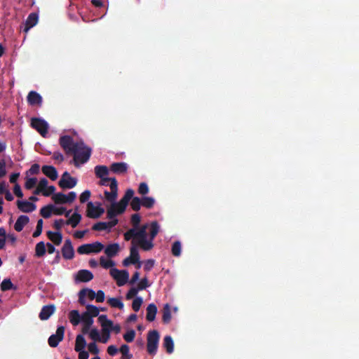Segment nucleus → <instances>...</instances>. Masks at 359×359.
Listing matches in <instances>:
<instances>
[{
	"mask_svg": "<svg viewBox=\"0 0 359 359\" xmlns=\"http://www.w3.org/2000/svg\"><path fill=\"white\" fill-rule=\"evenodd\" d=\"M82 332L83 334H88L93 341L103 343L102 340H104L103 339L104 338V336L97 328L93 327V325L91 327L82 329Z\"/></svg>",
	"mask_w": 359,
	"mask_h": 359,
	"instance_id": "obj_11",
	"label": "nucleus"
},
{
	"mask_svg": "<svg viewBox=\"0 0 359 359\" xmlns=\"http://www.w3.org/2000/svg\"><path fill=\"white\" fill-rule=\"evenodd\" d=\"M139 290H140L138 287H132L126 294V298L128 299L133 298L137 294Z\"/></svg>",
	"mask_w": 359,
	"mask_h": 359,
	"instance_id": "obj_57",
	"label": "nucleus"
},
{
	"mask_svg": "<svg viewBox=\"0 0 359 359\" xmlns=\"http://www.w3.org/2000/svg\"><path fill=\"white\" fill-rule=\"evenodd\" d=\"M111 169L116 173H123L128 169V165L126 163H115L111 166Z\"/></svg>",
	"mask_w": 359,
	"mask_h": 359,
	"instance_id": "obj_34",
	"label": "nucleus"
},
{
	"mask_svg": "<svg viewBox=\"0 0 359 359\" xmlns=\"http://www.w3.org/2000/svg\"><path fill=\"white\" fill-rule=\"evenodd\" d=\"M41 215L45 218H48L53 215L51 205H48L47 206L43 207L41 210Z\"/></svg>",
	"mask_w": 359,
	"mask_h": 359,
	"instance_id": "obj_47",
	"label": "nucleus"
},
{
	"mask_svg": "<svg viewBox=\"0 0 359 359\" xmlns=\"http://www.w3.org/2000/svg\"><path fill=\"white\" fill-rule=\"evenodd\" d=\"M120 351L122 353V356H131L129 353V347L127 345H122Z\"/></svg>",
	"mask_w": 359,
	"mask_h": 359,
	"instance_id": "obj_63",
	"label": "nucleus"
},
{
	"mask_svg": "<svg viewBox=\"0 0 359 359\" xmlns=\"http://www.w3.org/2000/svg\"><path fill=\"white\" fill-rule=\"evenodd\" d=\"M79 353V359H88L89 352L86 349L76 351Z\"/></svg>",
	"mask_w": 359,
	"mask_h": 359,
	"instance_id": "obj_61",
	"label": "nucleus"
},
{
	"mask_svg": "<svg viewBox=\"0 0 359 359\" xmlns=\"http://www.w3.org/2000/svg\"><path fill=\"white\" fill-rule=\"evenodd\" d=\"M69 320L74 326H76L81 322V314L77 310H72L69 313Z\"/></svg>",
	"mask_w": 359,
	"mask_h": 359,
	"instance_id": "obj_32",
	"label": "nucleus"
},
{
	"mask_svg": "<svg viewBox=\"0 0 359 359\" xmlns=\"http://www.w3.org/2000/svg\"><path fill=\"white\" fill-rule=\"evenodd\" d=\"M130 205L134 210H138L142 205V199L138 197H133Z\"/></svg>",
	"mask_w": 359,
	"mask_h": 359,
	"instance_id": "obj_46",
	"label": "nucleus"
},
{
	"mask_svg": "<svg viewBox=\"0 0 359 359\" xmlns=\"http://www.w3.org/2000/svg\"><path fill=\"white\" fill-rule=\"evenodd\" d=\"M110 275L116 280L118 286L124 285L129 280V273L126 270H118L116 268H112L110 270Z\"/></svg>",
	"mask_w": 359,
	"mask_h": 359,
	"instance_id": "obj_9",
	"label": "nucleus"
},
{
	"mask_svg": "<svg viewBox=\"0 0 359 359\" xmlns=\"http://www.w3.org/2000/svg\"><path fill=\"white\" fill-rule=\"evenodd\" d=\"M47 236L55 245H58L62 243V236L59 231H48Z\"/></svg>",
	"mask_w": 359,
	"mask_h": 359,
	"instance_id": "obj_28",
	"label": "nucleus"
},
{
	"mask_svg": "<svg viewBox=\"0 0 359 359\" xmlns=\"http://www.w3.org/2000/svg\"><path fill=\"white\" fill-rule=\"evenodd\" d=\"M155 203V200L152 197H143L142 198V205L146 207L147 208H151L154 206Z\"/></svg>",
	"mask_w": 359,
	"mask_h": 359,
	"instance_id": "obj_44",
	"label": "nucleus"
},
{
	"mask_svg": "<svg viewBox=\"0 0 359 359\" xmlns=\"http://www.w3.org/2000/svg\"><path fill=\"white\" fill-rule=\"evenodd\" d=\"M77 184V180L72 177L69 172H65L59 182V185L62 189H72Z\"/></svg>",
	"mask_w": 359,
	"mask_h": 359,
	"instance_id": "obj_12",
	"label": "nucleus"
},
{
	"mask_svg": "<svg viewBox=\"0 0 359 359\" xmlns=\"http://www.w3.org/2000/svg\"><path fill=\"white\" fill-rule=\"evenodd\" d=\"M142 303H143V299L140 297H137L133 301V304H132L133 309L136 312L140 310V309L141 308Z\"/></svg>",
	"mask_w": 359,
	"mask_h": 359,
	"instance_id": "obj_45",
	"label": "nucleus"
},
{
	"mask_svg": "<svg viewBox=\"0 0 359 359\" xmlns=\"http://www.w3.org/2000/svg\"><path fill=\"white\" fill-rule=\"evenodd\" d=\"M29 222V217L26 215H21L17 219L15 224V229L17 231L22 230L23 227Z\"/></svg>",
	"mask_w": 359,
	"mask_h": 359,
	"instance_id": "obj_30",
	"label": "nucleus"
},
{
	"mask_svg": "<svg viewBox=\"0 0 359 359\" xmlns=\"http://www.w3.org/2000/svg\"><path fill=\"white\" fill-rule=\"evenodd\" d=\"M55 310V309L53 305L45 306L42 308L40 312L39 318L42 320H47L52 314H53Z\"/></svg>",
	"mask_w": 359,
	"mask_h": 359,
	"instance_id": "obj_22",
	"label": "nucleus"
},
{
	"mask_svg": "<svg viewBox=\"0 0 359 359\" xmlns=\"http://www.w3.org/2000/svg\"><path fill=\"white\" fill-rule=\"evenodd\" d=\"M93 278V273L88 270H80L76 275V280L80 282H88Z\"/></svg>",
	"mask_w": 359,
	"mask_h": 359,
	"instance_id": "obj_19",
	"label": "nucleus"
},
{
	"mask_svg": "<svg viewBox=\"0 0 359 359\" xmlns=\"http://www.w3.org/2000/svg\"><path fill=\"white\" fill-rule=\"evenodd\" d=\"M97 341H92L87 345L88 351L89 353L94 355L95 356H98L100 353V348L96 344Z\"/></svg>",
	"mask_w": 359,
	"mask_h": 359,
	"instance_id": "obj_41",
	"label": "nucleus"
},
{
	"mask_svg": "<svg viewBox=\"0 0 359 359\" xmlns=\"http://www.w3.org/2000/svg\"><path fill=\"white\" fill-rule=\"evenodd\" d=\"M90 195H91V193L90 191L88 190H86L84 191L81 195H80V197H79V199H80V201L81 203H85L86 201H87L90 197Z\"/></svg>",
	"mask_w": 359,
	"mask_h": 359,
	"instance_id": "obj_55",
	"label": "nucleus"
},
{
	"mask_svg": "<svg viewBox=\"0 0 359 359\" xmlns=\"http://www.w3.org/2000/svg\"><path fill=\"white\" fill-rule=\"evenodd\" d=\"M148 280L147 278L142 279L138 283V288L140 290L145 289L149 286Z\"/></svg>",
	"mask_w": 359,
	"mask_h": 359,
	"instance_id": "obj_64",
	"label": "nucleus"
},
{
	"mask_svg": "<svg viewBox=\"0 0 359 359\" xmlns=\"http://www.w3.org/2000/svg\"><path fill=\"white\" fill-rule=\"evenodd\" d=\"M146 318L148 321L152 322L155 320L157 313V307L154 304H150L147 307Z\"/></svg>",
	"mask_w": 359,
	"mask_h": 359,
	"instance_id": "obj_25",
	"label": "nucleus"
},
{
	"mask_svg": "<svg viewBox=\"0 0 359 359\" xmlns=\"http://www.w3.org/2000/svg\"><path fill=\"white\" fill-rule=\"evenodd\" d=\"M39 170H40V167L38 164H34L31 168L29 170L27 174H29V175H36L37 173H39Z\"/></svg>",
	"mask_w": 359,
	"mask_h": 359,
	"instance_id": "obj_60",
	"label": "nucleus"
},
{
	"mask_svg": "<svg viewBox=\"0 0 359 359\" xmlns=\"http://www.w3.org/2000/svg\"><path fill=\"white\" fill-rule=\"evenodd\" d=\"M7 239L6 233L4 229L0 228V249L5 247Z\"/></svg>",
	"mask_w": 359,
	"mask_h": 359,
	"instance_id": "obj_48",
	"label": "nucleus"
},
{
	"mask_svg": "<svg viewBox=\"0 0 359 359\" xmlns=\"http://www.w3.org/2000/svg\"><path fill=\"white\" fill-rule=\"evenodd\" d=\"M36 182H37L36 178H34V177H32V178L27 177L26 179L25 187L27 189H31L33 187H34L36 185H37Z\"/></svg>",
	"mask_w": 359,
	"mask_h": 359,
	"instance_id": "obj_49",
	"label": "nucleus"
},
{
	"mask_svg": "<svg viewBox=\"0 0 359 359\" xmlns=\"http://www.w3.org/2000/svg\"><path fill=\"white\" fill-rule=\"evenodd\" d=\"M102 185L109 188L104 191V199L111 203L116 201L118 196V184L115 179L104 180Z\"/></svg>",
	"mask_w": 359,
	"mask_h": 359,
	"instance_id": "obj_3",
	"label": "nucleus"
},
{
	"mask_svg": "<svg viewBox=\"0 0 359 359\" xmlns=\"http://www.w3.org/2000/svg\"><path fill=\"white\" fill-rule=\"evenodd\" d=\"M77 210L78 208H76L75 212L72 215H70L71 210L67 211V212L65 213V216L67 217H69L68 220L66 222L67 224H69L72 227H76L77 224L80 222L81 216L77 212Z\"/></svg>",
	"mask_w": 359,
	"mask_h": 359,
	"instance_id": "obj_17",
	"label": "nucleus"
},
{
	"mask_svg": "<svg viewBox=\"0 0 359 359\" xmlns=\"http://www.w3.org/2000/svg\"><path fill=\"white\" fill-rule=\"evenodd\" d=\"M104 212V209L100 203L88 202L86 205V216L89 218L96 219Z\"/></svg>",
	"mask_w": 359,
	"mask_h": 359,
	"instance_id": "obj_6",
	"label": "nucleus"
},
{
	"mask_svg": "<svg viewBox=\"0 0 359 359\" xmlns=\"http://www.w3.org/2000/svg\"><path fill=\"white\" fill-rule=\"evenodd\" d=\"M65 196L67 203H72L76 198V194L74 191H71L67 194H65Z\"/></svg>",
	"mask_w": 359,
	"mask_h": 359,
	"instance_id": "obj_58",
	"label": "nucleus"
},
{
	"mask_svg": "<svg viewBox=\"0 0 359 359\" xmlns=\"http://www.w3.org/2000/svg\"><path fill=\"white\" fill-rule=\"evenodd\" d=\"M107 353L109 355L114 356L118 353V348L114 345H110L107 348Z\"/></svg>",
	"mask_w": 359,
	"mask_h": 359,
	"instance_id": "obj_62",
	"label": "nucleus"
},
{
	"mask_svg": "<svg viewBox=\"0 0 359 359\" xmlns=\"http://www.w3.org/2000/svg\"><path fill=\"white\" fill-rule=\"evenodd\" d=\"M95 172L96 175L101 179L100 183L102 184L104 180H112L113 178H108L107 175L109 170L106 166L98 165L95 168Z\"/></svg>",
	"mask_w": 359,
	"mask_h": 359,
	"instance_id": "obj_20",
	"label": "nucleus"
},
{
	"mask_svg": "<svg viewBox=\"0 0 359 359\" xmlns=\"http://www.w3.org/2000/svg\"><path fill=\"white\" fill-rule=\"evenodd\" d=\"M116 223V221L110 222L108 223L101 222L94 225L93 229L95 230H104L107 229H110L114 226Z\"/></svg>",
	"mask_w": 359,
	"mask_h": 359,
	"instance_id": "obj_40",
	"label": "nucleus"
},
{
	"mask_svg": "<svg viewBox=\"0 0 359 359\" xmlns=\"http://www.w3.org/2000/svg\"><path fill=\"white\" fill-rule=\"evenodd\" d=\"M42 228H43V221H42V219H39L37 222L36 229L33 233V236L34 237L39 236L41 233Z\"/></svg>",
	"mask_w": 359,
	"mask_h": 359,
	"instance_id": "obj_54",
	"label": "nucleus"
},
{
	"mask_svg": "<svg viewBox=\"0 0 359 359\" xmlns=\"http://www.w3.org/2000/svg\"><path fill=\"white\" fill-rule=\"evenodd\" d=\"M107 303L111 307L113 308H118L121 310H123L124 308V304L121 298H109L107 299Z\"/></svg>",
	"mask_w": 359,
	"mask_h": 359,
	"instance_id": "obj_35",
	"label": "nucleus"
},
{
	"mask_svg": "<svg viewBox=\"0 0 359 359\" xmlns=\"http://www.w3.org/2000/svg\"><path fill=\"white\" fill-rule=\"evenodd\" d=\"M60 144L65 150L73 151L74 161L76 166L86 163L90 156V148L86 147L83 142L73 144L72 139L68 136L61 137Z\"/></svg>",
	"mask_w": 359,
	"mask_h": 359,
	"instance_id": "obj_2",
	"label": "nucleus"
},
{
	"mask_svg": "<svg viewBox=\"0 0 359 359\" xmlns=\"http://www.w3.org/2000/svg\"><path fill=\"white\" fill-rule=\"evenodd\" d=\"M52 200L55 202V204H65L67 203L66 201V196L62 193H57L55 194H52Z\"/></svg>",
	"mask_w": 359,
	"mask_h": 359,
	"instance_id": "obj_38",
	"label": "nucleus"
},
{
	"mask_svg": "<svg viewBox=\"0 0 359 359\" xmlns=\"http://www.w3.org/2000/svg\"><path fill=\"white\" fill-rule=\"evenodd\" d=\"M62 255L65 259H72L74 257V250L69 240L65 241L62 248Z\"/></svg>",
	"mask_w": 359,
	"mask_h": 359,
	"instance_id": "obj_16",
	"label": "nucleus"
},
{
	"mask_svg": "<svg viewBox=\"0 0 359 359\" xmlns=\"http://www.w3.org/2000/svg\"><path fill=\"white\" fill-rule=\"evenodd\" d=\"M133 246L130 248V255L129 257H126L123 261V265L125 266H128L130 264H135L136 262H139V259H140L139 251L137 250V245L133 243ZM138 247H140L138 245Z\"/></svg>",
	"mask_w": 359,
	"mask_h": 359,
	"instance_id": "obj_13",
	"label": "nucleus"
},
{
	"mask_svg": "<svg viewBox=\"0 0 359 359\" xmlns=\"http://www.w3.org/2000/svg\"><path fill=\"white\" fill-rule=\"evenodd\" d=\"M98 321L101 325V332L104 336L103 339V344H106L109 341L111 337V332L113 322L109 320L105 315H101L98 317Z\"/></svg>",
	"mask_w": 359,
	"mask_h": 359,
	"instance_id": "obj_4",
	"label": "nucleus"
},
{
	"mask_svg": "<svg viewBox=\"0 0 359 359\" xmlns=\"http://www.w3.org/2000/svg\"><path fill=\"white\" fill-rule=\"evenodd\" d=\"M46 244L43 242H39L36 245L35 255L38 257H43L46 251Z\"/></svg>",
	"mask_w": 359,
	"mask_h": 359,
	"instance_id": "obj_37",
	"label": "nucleus"
},
{
	"mask_svg": "<svg viewBox=\"0 0 359 359\" xmlns=\"http://www.w3.org/2000/svg\"><path fill=\"white\" fill-rule=\"evenodd\" d=\"M135 336V332L133 330H128L126 334L123 335L124 339L127 342H131L133 341Z\"/></svg>",
	"mask_w": 359,
	"mask_h": 359,
	"instance_id": "obj_50",
	"label": "nucleus"
},
{
	"mask_svg": "<svg viewBox=\"0 0 359 359\" xmlns=\"http://www.w3.org/2000/svg\"><path fill=\"white\" fill-rule=\"evenodd\" d=\"M138 193L141 195H145L149 193V187L148 185L142 182L140 184L138 188Z\"/></svg>",
	"mask_w": 359,
	"mask_h": 359,
	"instance_id": "obj_52",
	"label": "nucleus"
},
{
	"mask_svg": "<svg viewBox=\"0 0 359 359\" xmlns=\"http://www.w3.org/2000/svg\"><path fill=\"white\" fill-rule=\"evenodd\" d=\"M134 195V191L131 189H128L124 196L121 198L123 201H125L126 203H128L129 201L133 198V196Z\"/></svg>",
	"mask_w": 359,
	"mask_h": 359,
	"instance_id": "obj_51",
	"label": "nucleus"
},
{
	"mask_svg": "<svg viewBox=\"0 0 359 359\" xmlns=\"http://www.w3.org/2000/svg\"><path fill=\"white\" fill-rule=\"evenodd\" d=\"M104 249V245L100 242H95L93 243L84 244L79 246L77 251L81 255L99 253Z\"/></svg>",
	"mask_w": 359,
	"mask_h": 359,
	"instance_id": "obj_7",
	"label": "nucleus"
},
{
	"mask_svg": "<svg viewBox=\"0 0 359 359\" xmlns=\"http://www.w3.org/2000/svg\"><path fill=\"white\" fill-rule=\"evenodd\" d=\"M100 264L104 269L114 268L115 262L109 257L102 256L100 258Z\"/></svg>",
	"mask_w": 359,
	"mask_h": 359,
	"instance_id": "obj_31",
	"label": "nucleus"
},
{
	"mask_svg": "<svg viewBox=\"0 0 359 359\" xmlns=\"http://www.w3.org/2000/svg\"><path fill=\"white\" fill-rule=\"evenodd\" d=\"M18 207L21 211L25 212H32L36 208V205L34 203L27 201H18Z\"/></svg>",
	"mask_w": 359,
	"mask_h": 359,
	"instance_id": "obj_21",
	"label": "nucleus"
},
{
	"mask_svg": "<svg viewBox=\"0 0 359 359\" xmlns=\"http://www.w3.org/2000/svg\"><path fill=\"white\" fill-rule=\"evenodd\" d=\"M38 18L37 14L31 13L27 18L24 31L27 32L29 29L36 25L38 22Z\"/></svg>",
	"mask_w": 359,
	"mask_h": 359,
	"instance_id": "obj_26",
	"label": "nucleus"
},
{
	"mask_svg": "<svg viewBox=\"0 0 359 359\" xmlns=\"http://www.w3.org/2000/svg\"><path fill=\"white\" fill-rule=\"evenodd\" d=\"M128 203L123 201L122 199L119 202H111V205L107 208L108 217L111 219L114 217L123 213Z\"/></svg>",
	"mask_w": 359,
	"mask_h": 359,
	"instance_id": "obj_8",
	"label": "nucleus"
},
{
	"mask_svg": "<svg viewBox=\"0 0 359 359\" xmlns=\"http://www.w3.org/2000/svg\"><path fill=\"white\" fill-rule=\"evenodd\" d=\"M155 262L154 259H148L144 262V269L145 271H150L154 266Z\"/></svg>",
	"mask_w": 359,
	"mask_h": 359,
	"instance_id": "obj_56",
	"label": "nucleus"
},
{
	"mask_svg": "<svg viewBox=\"0 0 359 359\" xmlns=\"http://www.w3.org/2000/svg\"><path fill=\"white\" fill-rule=\"evenodd\" d=\"M95 292L90 289L82 290L79 292V302L81 304H86V299L93 300L95 299Z\"/></svg>",
	"mask_w": 359,
	"mask_h": 359,
	"instance_id": "obj_18",
	"label": "nucleus"
},
{
	"mask_svg": "<svg viewBox=\"0 0 359 359\" xmlns=\"http://www.w3.org/2000/svg\"><path fill=\"white\" fill-rule=\"evenodd\" d=\"M141 217L135 214L132 216L131 222L133 228L124 234L125 239L133 240L132 243L140 246L145 251L150 250L153 246V241L159 231V226L156 222H151L140 226Z\"/></svg>",
	"mask_w": 359,
	"mask_h": 359,
	"instance_id": "obj_1",
	"label": "nucleus"
},
{
	"mask_svg": "<svg viewBox=\"0 0 359 359\" xmlns=\"http://www.w3.org/2000/svg\"><path fill=\"white\" fill-rule=\"evenodd\" d=\"M95 299L97 302H102L104 300V293L102 290L97 291V292H95Z\"/></svg>",
	"mask_w": 359,
	"mask_h": 359,
	"instance_id": "obj_59",
	"label": "nucleus"
},
{
	"mask_svg": "<svg viewBox=\"0 0 359 359\" xmlns=\"http://www.w3.org/2000/svg\"><path fill=\"white\" fill-rule=\"evenodd\" d=\"M86 346V341L82 334H79L76 337L75 347L76 351L84 350Z\"/></svg>",
	"mask_w": 359,
	"mask_h": 359,
	"instance_id": "obj_33",
	"label": "nucleus"
},
{
	"mask_svg": "<svg viewBox=\"0 0 359 359\" xmlns=\"http://www.w3.org/2000/svg\"><path fill=\"white\" fill-rule=\"evenodd\" d=\"M82 323V329L91 327L94 323L93 319L86 311L81 314V322Z\"/></svg>",
	"mask_w": 359,
	"mask_h": 359,
	"instance_id": "obj_29",
	"label": "nucleus"
},
{
	"mask_svg": "<svg viewBox=\"0 0 359 359\" xmlns=\"http://www.w3.org/2000/svg\"><path fill=\"white\" fill-rule=\"evenodd\" d=\"M55 191L54 186H48V181L46 179H41L36 185V190L34 191L35 194H41L45 196H50Z\"/></svg>",
	"mask_w": 359,
	"mask_h": 359,
	"instance_id": "obj_10",
	"label": "nucleus"
},
{
	"mask_svg": "<svg viewBox=\"0 0 359 359\" xmlns=\"http://www.w3.org/2000/svg\"><path fill=\"white\" fill-rule=\"evenodd\" d=\"M100 309L95 306L93 305H88L86 306V312L88 314L91 316L93 319L94 317H96L99 315Z\"/></svg>",
	"mask_w": 359,
	"mask_h": 359,
	"instance_id": "obj_42",
	"label": "nucleus"
},
{
	"mask_svg": "<svg viewBox=\"0 0 359 359\" xmlns=\"http://www.w3.org/2000/svg\"><path fill=\"white\" fill-rule=\"evenodd\" d=\"M120 250L119 245L117 243H113L109 245L105 249L104 252L109 257H113L116 256Z\"/></svg>",
	"mask_w": 359,
	"mask_h": 359,
	"instance_id": "obj_27",
	"label": "nucleus"
},
{
	"mask_svg": "<svg viewBox=\"0 0 359 359\" xmlns=\"http://www.w3.org/2000/svg\"><path fill=\"white\" fill-rule=\"evenodd\" d=\"M65 327L63 326H60L57 329L56 333L55 334L51 335L48 339V344L52 347H55L57 346L59 342L62 341L64 337Z\"/></svg>",
	"mask_w": 359,
	"mask_h": 359,
	"instance_id": "obj_15",
	"label": "nucleus"
},
{
	"mask_svg": "<svg viewBox=\"0 0 359 359\" xmlns=\"http://www.w3.org/2000/svg\"><path fill=\"white\" fill-rule=\"evenodd\" d=\"M42 172L48 177L52 180H55L57 178V172L56 169L50 165H45L42 167Z\"/></svg>",
	"mask_w": 359,
	"mask_h": 359,
	"instance_id": "obj_24",
	"label": "nucleus"
},
{
	"mask_svg": "<svg viewBox=\"0 0 359 359\" xmlns=\"http://www.w3.org/2000/svg\"><path fill=\"white\" fill-rule=\"evenodd\" d=\"M32 126L35 128L42 136H45L48 130V123L41 118H32Z\"/></svg>",
	"mask_w": 359,
	"mask_h": 359,
	"instance_id": "obj_14",
	"label": "nucleus"
},
{
	"mask_svg": "<svg viewBox=\"0 0 359 359\" xmlns=\"http://www.w3.org/2000/svg\"><path fill=\"white\" fill-rule=\"evenodd\" d=\"M171 320V309L169 304H165L163 311V321L168 323Z\"/></svg>",
	"mask_w": 359,
	"mask_h": 359,
	"instance_id": "obj_39",
	"label": "nucleus"
},
{
	"mask_svg": "<svg viewBox=\"0 0 359 359\" xmlns=\"http://www.w3.org/2000/svg\"><path fill=\"white\" fill-rule=\"evenodd\" d=\"M159 339L160 335L156 330H151L149 332L147 343V348L149 354L155 355L156 353Z\"/></svg>",
	"mask_w": 359,
	"mask_h": 359,
	"instance_id": "obj_5",
	"label": "nucleus"
},
{
	"mask_svg": "<svg viewBox=\"0 0 359 359\" xmlns=\"http://www.w3.org/2000/svg\"><path fill=\"white\" fill-rule=\"evenodd\" d=\"M13 286L11 281L9 279H5L1 284V288L3 291L11 289Z\"/></svg>",
	"mask_w": 359,
	"mask_h": 359,
	"instance_id": "obj_53",
	"label": "nucleus"
},
{
	"mask_svg": "<svg viewBox=\"0 0 359 359\" xmlns=\"http://www.w3.org/2000/svg\"><path fill=\"white\" fill-rule=\"evenodd\" d=\"M59 204L51 205L53 215H61L67 212L66 208L62 206H59Z\"/></svg>",
	"mask_w": 359,
	"mask_h": 359,
	"instance_id": "obj_43",
	"label": "nucleus"
},
{
	"mask_svg": "<svg viewBox=\"0 0 359 359\" xmlns=\"http://www.w3.org/2000/svg\"><path fill=\"white\" fill-rule=\"evenodd\" d=\"M163 345L168 353H172L174 350V343L172 339L170 336L164 337Z\"/></svg>",
	"mask_w": 359,
	"mask_h": 359,
	"instance_id": "obj_36",
	"label": "nucleus"
},
{
	"mask_svg": "<svg viewBox=\"0 0 359 359\" xmlns=\"http://www.w3.org/2000/svg\"><path fill=\"white\" fill-rule=\"evenodd\" d=\"M27 101L31 105H41L42 102V97L36 92L31 91L28 94Z\"/></svg>",
	"mask_w": 359,
	"mask_h": 359,
	"instance_id": "obj_23",
	"label": "nucleus"
}]
</instances>
